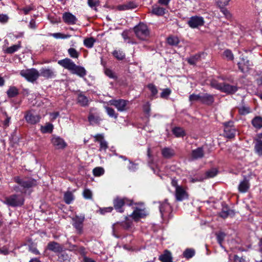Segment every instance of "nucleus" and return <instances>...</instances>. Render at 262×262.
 Wrapping results in <instances>:
<instances>
[{
    "instance_id": "1",
    "label": "nucleus",
    "mask_w": 262,
    "mask_h": 262,
    "mask_svg": "<svg viewBox=\"0 0 262 262\" xmlns=\"http://www.w3.org/2000/svg\"><path fill=\"white\" fill-rule=\"evenodd\" d=\"M58 63L64 68L70 71L73 74L83 77L86 75L85 69L80 66H77L71 59L68 58L60 60Z\"/></svg>"
},
{
    "instance_id": "2",
    "label": "nucleus",
    "mask_w": 262,
    "mask_h": 262,
    "mask_svg": "<svg viewBox=\"0 0 262 262\" xmlns=\"http://www.w3.org/2000/svg\"><path fill=\"white\" fill-rule=\"evenodd\" d=\"M25 198L21 194H13L5 198L4 203L12 207H20L24 205Z\"/></svg>"
},
{
    "instance_id": "3",
    "label": "nucleus",
    "mask_w": 262,
    "mask_h": 262,
    "mask_svg": "<svg viewBox=\"0 0 262 262\" xmlns=\"http://www.w3.org/2000/svg\"><path fill=\"white\" fill-rule=\"evenodd\" d=\"M210 85L212 88L227 94H232L237 91V87L236 86L232 85L224 82L219 83L215 80L211 81Z\"/></svg>"
},
{
    "instance_id": "4",
    "label": "nucleus",
    "mask_w": 262,
    "mask_h": 262,
    "mask_svg": "<svg viewBox=\"0 0 262 262\" xmlns=\"http://www.w3.org/2000/svg\"><path fill=\"white\" fill-rule=\"evenodd\" d=\"M134 30L136 36L141 40H146L149 36V30L147 26L143 23H140L135 27Z\"/></svg>"
},
{
    "instance_id": "5",
    "label": "nucleus",
    "mask_w": 262,
    "mask_h": 262,
    "mask_svg": "<svg viewBox=\"0 0 262 262\" xmlns=\"http://www.w3.org/2000/svg\"><path fill=\"white\" fill-rule=\"evenodd\" d=\"M85 220L84 214H76L72 218V225L75 229L76 233L81 235L83 232V223Z\"/></svg>"
},
{
    "instance_id": "6",
    "label": "nucleus",
    "mask_w": 262,
    "mask_h": 262,
    "mask_svg": "<svg viewBox=\"0 0 262 262\" xmlns=\"http://www.w3.org/2000/svg\"><path fill=\"white\" fill-rule=\"evenodd\" d=\"M20 74L22 77H25L28 81L30 82L35 81L39 76L38 71L35 69L21 70Z\"/></svg>"
},
{
    "instance_id": "7",
    "label": "nucleus",
    "mask_w": 262,
    "mask_h": 262,
    "mask_svg": "<svg viewBox=\"0 0 262 262\" xmlns=\"http://www.w3.org/2000/svg\"><path fill=\"white\" fill-rule=\"evenodd\" d=\"M114 207L115 210L119 212H123L124 211L123 207L125 205H131L132 201L127 198H117L113 202Z\"/></svg>"
},
{
    "instance_id": "8",
    "label": "nucleus",
    "mask_w": 262,
    "mask_h": 262,
    "mask_svg": "<svg viewBox=\"0 0 262 262\" xmlns=\"http://www.w3.org/2000/svg\"><path fill=\"white\" fill-rule=\"evenodd\" d=\"M14 181L25 189H29L36 185V181L33 179H21L19 177L14 178Z\"/></svg>"
},
{
    "instance_id": "9",
    "label": "nucleus",
    "mask_w": 262,
    "mask_h": 262,
    "mask_svg": "<svg viewBox=\"0 0 262 262\" xmlns=\"http://www.w3.org/2000/svg\"><path fill=\"white\" fill-rule=\"evenodd\" d=\"M224 126V135L227 138H232L234 137L236 129L233 125V122L232 121L224 122L223 123Z\"/></svg>"
},
{
    "instance_id": "10",
    "label": "nucleus",
    "mask_w": 262,
    "mask_h": 262,
    "mask_svg": "<svg viewBox=\"0 0 262 262\" xmlns=\"http://www.w3.org/2000/svg\"><path fill=\"white\" fill-rule=\"evenodd\" d=\"M159 209L161 216L163 218L169 216L172 212V207L168 202L167 199H165L162 202H160Z\"/></svg>"
},
{
    "instance_id": "11",
    "label": "nucleus",
    "mask_w": 262,
    "mask_h": 262,
    "mask_svg": "<svg viewBox=\"0 0 262 262\" xmlns=\"http://www.w3.org/2000/svg\"><path fill=\"white\" fill-rule=\"evenodd\" d=\"M25 118L28 123L35 124L40 121L41 117L39 115L35 113L34 111L31 110L26 113Z\"/></svg>"
},
{
    "instance_id": "12",
    "label": "nucleus",
    "mask_w": 262,
    "mask_h": 262,
    "mask_svg": "<svg viewBox=\"0 0 262 262\" xmlns=\"http://www.w3.org/2000/svg\"><path fill=\"white\" fill-rule=\"evenodd\" d=\"M111 105L114 106L119 112H123L126 110L128 101L124 99L111 100L110 101Z\"/></svg>"
},
{
    "instance_id": "13",
    "label": "nucleus",
    "mask_w": 262,
    "mask_h": 262,
    "mask_svg": "<svg viewBox=\"0 0 262 262\" xmlns=\"http://www.w3.org/2000/svg\"><path fill=\"white\" fill-rule=\"evenodd\" d=\"M204 24V20L203 17L194 16L189 18L188 24L192 28H196L202 26Z\"/></svg>"
},
{
    "instance_id": "14",
    "label": "nucleus",
    "mask_w": 262,
    "mask_h": 262,
    "mask_svg": "<svg viewBox=\"0 0 262 262\" xmlns=\"http://www.w3.org/2000/svg\"><path fill=\"white\" fill-rule=\"evenodd\" d=\"M51 143L57 149H63L67 146V143L63 139L58 136H53Z\"/></svg>"
},
{
    "instance_id": "15",
    "label": "nucleus",
    "mask_w": 262,
    "mask_h": 262,
    "mask_svg": "<svg viewBox=\"0 0 262 262\" xmlns=\"http://www.w3.org/2000/svg\"><path fill=\"white\" fill-rule=\"evenodd\" d=\"M147 214V212L144 208L141 209L137 207L135 209L130 216L135 221H138L140 219L146 216Z\"/></svg>"
},
{
    "instance_id": "16",
    "label": "nucleus",
    "mask_w": 262,
    "mask_h": 262,
    "mask_svg": "<svg viewBox=\"0 0 262 262\" xmlns=\"http://www.w3.org/2000/svg\"><path fill=\"white\" fill-rule=\"evenodd\" d=\"M63 247L60 244L54 242H50L48 244L47 249L54 253H60L63 251Z\"/></svg>"
},
{
    "instance_id": "17",
    "label": "nucleus",
    "mask_w": 262,
    "mask_h": 262,
    "mask_svg": "<svg viewBox=\"0 0 262 262\" xmlns=\"http://www.w3.org/2000/svg\"><path fill=\"white\" fill-rule=\"evenodd\" d=\"M77 103L81 106H87L89 104L88 98L82 93L79 92L77 94Z\"/></svg>"
},
{
    "instance_id": "18",
    "label": "nucleus",
    "mask_w": 262,
    "mask_h": 262,
    "mask_svg": "<svg viewBox=\"0 0 262 262\" xmlns=\"http://www.w3.org/2000/svg\"><path fill=\"white\" fill-rule=\"evenodd\" d=\"M176 200L181 201L187 198V194L185 189L182 187H177L175 193Z\"/></svg>"
},
{
    "instance_id": "19",
    "label": "nucleus",
    "mask_w": 262,
    "mask_h": 262,
    "mask_svg": "<svg viewBox=\"0 0 262 262\" xmlns=\"http://www.w3.org/2000/svg\"><path fill=\"white\" fill-rule=\"evenodd\" d=\"M137 7V5L133 1H128L123 4L117 6V9L120 11L128 10L135 9Z\"/></svg>"
},
{
    "instance_id": "20",
    "label": "nucleus",
    "mask_w": 262,
    "mask_h": 262,
    "mask_svg": "<svg viewBox=\"0 0 262 262\" xmlns=\"http://www.w3.org/2000/svg\"><path fill=\"white\" fill-rule=\"evenodd\" d=\"M240 59L241 61L237 63L238 69L241 72H245L247 71L250 66L249 61L244 56L241 57Z\"/></svg>"
},
{
    "instance_id": "21",
    "label": "nucleus",
    "mask_w": 262,
    "mask_h": 262,
    "mask_svg": "<svg viewBox=\"0 0 262 262\" xmlns=\"http://www.w3.org/2000/svg\"><path fill=\"white\" fill-rule=\"evenodd\" d=\"M62 18L63 21L68 24L73 25L76 24L77 21V19L74 15L68 12L63 14Z\"/></svg>"
},
{
    "instance_id": "22",
    "label": "nucleus",
    "mask_w": 262,
    "mask_h": 262,
    "mask_svg": "<svg viewBox=\"0 0 262 262\" xmlns=\"http://www.w3.org/2000/svg\"><path fill=\"white\" fill-rule=\"evenodd\" d=\"M40 72L39 75L47 79L51 78L55 76V72L52 69L42 68Z\"/></svg>"
},
{
    "instance_id": "23",
    "label": "nucleus",
    "mask_w": 262,
    "mask_h": 262,
    "mask_svg": "<svg viewBox=\"0 0 262 262\" xmlns=\"http://www.w3.org/2000/svg\"><path fill=\"white\" fill-rule=\"evenodd\" d=\"M202 103L210 105L214 102V96L207 93L201 95Z\"/></svg>"
},
{
    "instance_id": "24",
    "label": "nucleus",
    "mask_w": 262,
    "mask_h": 262,
    "mask_svg": "<svg viewBox=\"0 0 262 262\" xmlns=\"http://www.w3.org/2000/svg\"><path fill=\"white\" fill-rule=\"evenodd\" d=\"M249 187L250 184L249 181L246 179H244L239 184L238 187V191L242 193H245L248 191Z\"/></svg>"
},
{
    "instance_id": "25",
    "label": "nucleus",
    "mask_w": 262,
    "mask_h": 262,
    "mask_svg": "<svg viewBox=\"0 0 262 262\" xmlns=\"http://www.w3.org/2000/svg\"><path fill=\"white\" fill-rule=\"evenodd\" d=\"M204 155V152L203 147H200L194 150L191 152V158L193 159H198L202 158Z\"/></svg>"
},
{
    "instance_id": "26",
    "label": "nucleus",
    "mask_w": 262,
    "mask_h": 262,
    "mask_svg": "<svg viewBox=\"0 0 262 262\" xmlns=\"http://www.w3.org/2000/svg\"><path fill=\"white\" fill-rule=\"evenodd\" d=\"M166 9L158 5H155L152 7L151 13L157 16H163L165 14Z\"/></svg>"
},
{
    "instance_id": "27",
    "label": "nucleus",
    "mask_w": 262,
    "mask_h": 262,
    "mask_svg": "<svg viewBox=\"0 0 262 262\" xmlns=\"http://www.w3.org/2000/svg\"><path fill=\"white\" fill-rule=\"evenodd\" d=\"M162 156L167 159H169L173 157L175 153L173 149L169 147H165L162 150Z\"/></svg>"
},
{
    "instance_id": "28",
    "label": "nucleus",
    "mask_w": 262,
    "mask_h": 262,
    "mask_svg": "<svg viewBox=\"0 0 262 262\" xmlns=\"http://www.w3.org/2000/svg\"><path fill=\"white\" fill-rule=\"evenodd\" d=\"M251 123L255 128L257 129H260L262 128V117L260 116H256L254 117L252 119Z\"/></svg>"
},
{
    "instance_id": "29",
    "label": "nucleus",
    "mask_w": 262,
    "mask_h": 262,
    "mask_svg": "<svg viewBox=\"0 0 262 262\" xmlns=\"http://www.w3.org/2000/svg\"><path fill=\"white\" fill-rule=\"evenodd\" d=\"M21 47V42L19 41L17 45H14L7 48L5 50V53L7 54H13L20 49Z\"/></svg>"
},
{
    "instance_id": "30",
    "label": "nucleus",
    "mask_w": 262,
    "mask_h": 262,
    "mask_svg": "<svg viewBox=\"0 0 262 262\" xmlns=\"http://www.w3.org/2000/svg\"><path fill=\"white\" fill-rule=\"evenodd\" d=\"M18 90L15 86H10L7 91V94L9 98H13L18 95Z\"/></svg>"
},
{
    "instance_id": "31",
    "label": "nucleus",
    "mask_w": 262,
    "mask_h": 262,
    "mask_svg": "<svg viewBox=\"0 0 262 262\" xmlns=\"http://www.w3.org/2000/svg\"><path fill=\"white\" fill-rule=\"evenodd\" d=\"M234 214V211L227 207L223 208L222 211L220 212V216L224 219L227 217L229 215H233Z\"/></svg>"
},
{
    "instance_id": "32",
    "label": "nucleus",
    "mask_w": 262,
    "mask_h": 262,
    "mask_svg": "<svg viewBox=\"0 0 262 262\" xmlns=\"http://www.w3.org/2000/svg\"><path fill=\"white\" fill-rule=\"evenodd\" d=\"M195 252L193 249L187 248L183 253V256L186 259H190L195 255Z\"/></svg>"
},
{
    "instance_id": "33",
    "label": "nucleus",
    "mask_w": 262,
    "mask_h": 262,
    "mask_svg": "<svg viewBox=\"0 0 262 262\" xmlns=\"http://www.w3.org/2000/svg\"><path fill=\"white\" fill-rule=\"evenodd\" d=\"M172 133L176 136L177 137H183L185 135V133L184 130L180 127H176L173 128Z\"/></svg>"
},
{
    "instance_id": "34",
    "label": "nucleus",
    "mask_w": 262,
    "mask_h": 262,
    "mask_svg": "<svg viewBox=\"0 0 262 262\" xmlns=\"http://www.w3.org/2000/svg\"><path fill=\"white\" fill-rule=\"evenodd\" d=\"M64 201L67 204H70L74 200V196L71 191H67L64 194Z\"/></svg>"
},
{
    "instance_id": "35",
    "label": "nucleus",
    "mask_w": 262,
    "mask_h": 262,
    "mask_svg": "<svg viewBox=\"0 0 262 262\" xmlns=\"http://www.w3.org/2000/svg\"><path fill=\"white\" fill-rule=\"evenodd\" d=\"M96 40L93 37H88L84 39L83 44L86 48H92Z\"/></svg>"
},
{
    "instance_id": "36",
    "label": "nucleus",
    "mask_w": 262,
    "mask_h": 262,
    "mask_svg": "<svg viewBox=\"0 0 262 262\" xmlns=\"http://www.w3.org/2000/svg\"><path fill=\"white\" fill-rule=\"evenodd\" d=\"M53 129V125L51 123H47L45 126H41V132L42 133H51Z\"/></svg>"
},
{
    "instance_id": "37",
    "label": "nucleus",
    "mask_w": 262,
    "mask_h": 262,
    "mask_svg": "<svg viewBox=\"0 0 262 262\" xmlns=\"http://www.w3.org/2000/svg\"><path fill=\"white\" fill-rule=\"evenodd\" d=\"M88 120L90 124H93L99 123L100 119L98 116H95L92 113H90L88 116Z\"/></svg>"
},
{
    "instance_id": "38",
    "label": "nucleus",
    "mask_w": 262,
    "mask_h": 262,
    "mask_svg": "<svg viewBox=\"0 0 262 262\" xmlns=\"http://www.w3.org/2000/svg\"><path fill=\"white\" fill-rule=\"evenodd\" d=\"M223 55L227 60L232 61L234 59V55L232 51L229 49L225 50L223 52Z\"/></svg>"
},
{
    "instance_id": "39",
    "label": "nucleus",
    "mask_w": 262,
    "mask_h": 262,
    "mask_svg": "<svg viewBox=\"0 0 262 262\" xmlns=\"http://www.w3.org/2000/svg\"><path fill=\"white\" fill-rule=\"evenodd\" d=\"M200 59V56L198 54H195L188 58L187 59V61L190 64L194 65L197 63L198 61H199Z\"/></svg>"
},
{
    "instance_id": "40",
    "label": "nucleus",
    "mask_w": 262,
    "mask_h": 262,
    "mask_svg": "<svg viewBox=\"0 0 262 262\" xmlns=\"http://www.w3.org/2000/svg\"><path fill=\"white\" fill-rule=\"evenodd\" d=\"M179 42V39L177 37L170 36L167 38V42L170 46H177Z\"/></svg>"
},
{
    "instance_id": "41",
    "label": "nucleus",
    "mask_w": 262,
    "mask_h": 262,
    "mask_svg": "<svg viewBox=\"0 0 262 262\" xmlns=\"http://www.w3.org/2000/svg\"><path fill=\"white\" fill-rule=\"evenodd\" d=\"M113 54L118 60H123L125 58V54L121 50H115Z\"/></svg>"
},
{
    "instance_id": "42",
    "label": "nucleus",
    "mask_w": 262,
    "mask_h": 262,
    "mask_svg": "<svg viewBox=\"0 0 262 262\" xmlns=\"http://www.w3.org/2000/svg\"><path fill=\"white\" fill-rule=\"evenodd\" d=\"M105 108L107 115L110 117L114 118L115 119H116L118 117V114L116 113L113 108L108 106L105 107Z\"/></svg>"
},
{
    "instance_id": "43",
    "label": "nucleus",
    "mask_w": 262,
    "mask_h": 262,
    "mask_svg": "<svg viewBox=\"0 0 262 262\" xmlns=\"http://www.w3.org/2000/svg\"><path fill=\"white\" fill-rule=\"evenodd\" d=\"M93 173L95 177H100L104 174V170L102 167H97L93 170Z\"/></svg>"
},
{
    "instance_id": "44",
    "label": "nucleus",
    "mask_w": 262,
    "mask_h": 262,
    "mask_svg": "<svg viewBox=\"0 0 262 262\" xmlns=\"http://www.w3.org/2000/svg\"><path fill=\"white\" fill-rule=\"evenodd\" d=\"M68 52L71 57L73 58H78L79 56V53L76 49L71 48L68 49Z\"/></svg>"
},
{
    "instance_id": "45",
    "label": "nucleus",
    "mask_w": 262,
    "mask_h": 262,
    "mask_svg": "<svg viewBox=\"0 0 262 262\" xmlns=\"http://www.w3.org/2000/svg\"><path fill=\"white\" fill-rule=\"evenodd\" d=\"M82 195L85 199L91 200L92 199L93 193L90 189L85 188L83 191Z\"/></svg>"
},
{
    "instance_id": "46",
    "label": "nucleus",
    "mask_w": 262,
    "mask_h": 262,
    "mask_svg": "<svg viewBox=\"0 0 262 262\" xmlns=\"http://www.w3.org/2000/svg\"><path fill=\"white\" fill-rule=\"evenodd\" d=\"M51 36L54 37L56 39L61 38V39H66L70 38L71 37L70 35L69 34H64L61 33H55L51 34Z\"/></svg>"
},
{
    "instance_id": "47",
    "label": "nucleus",
    "mask_w": 262,
    "mask_h": 262,
    "mask_svg": "<svg viewBox=\"0 0 262 262\" xmlns=\"http://www.w3.org/2000/svg\"><path fill=\"white\" fill-rule=\"evenodd\" d=\"M250 112V108L249 107L243 106L238 108V113L240 115H245Z\"/></svg>"
},
{
    "instance_id": "48",
    "label": "nucleus",
    "mask_w": 262,
    "mask_h": 262,
    "mask_svg": "<svg viewBox=\"0 0 262 262\" xmlns=\"http://www.w3.org/2000/svg\"><path fill=\"white\" fill-rule=\"evenodd\" d=\"M255 148L256 152L259 155H262V141L258 140L255 145Z\"/></svg>"
},
{
    "instance_id": "49",
    "label": "nucleus",
    "mask_w": 262,
    "mask_h": 262,
    "mask_svg": "<svg viewBox=\"0 0 262 262\" xmlns=\"http://www.w3.org/2000/svg\"><path fill=\"white\" fill-rule=\"evenodd\" d=\"M147 88L150 91V92L151 93V96L152 97L155 96L157 94L158 90H157L156 86L154 84H153L152 83H150L147 85Z\"/></svg>"
},
{
    "instance_id": "50",
    "label": "nucleus",
    "mask_w": 262,
    "mask_h": 262,
    "mask_svg": "<svg viewBox=\"0 0 262 262\" xmlns=\"http://www.w3.org/2000/svg\"><path fill=\"white\" fill-rule=\"evenodd\" d=\"M217 173V170L215 168H212L206 172L207 178H213Z\"/></svg>"
},
{
    "instance_id": "51",
    "label": "nucleus",
    "mask_w": 262,
    "mask_h": 262,
    "mask_svg": "<svg viewBox=\"0 0 262 262\" xmlns=\"http://www.w3.org/2000/svg\"><path fill=\"white\" fill-rule=\"evenodd\" d=\"M189 100L190 102H194L200 101H201V95H195V94H191L189 96Z\"/></svg>"
},
{
    "instance_id": "52",
    "label": "nucleus",
    "mask_w": 262,
    "mask_h": 262,
    "mask_svg": "<svg viewBox=\"0 0 262 262\" xmlns=\"http://www.w3.org/2000/svg\"><path fill=\"white\" fill-rule=\"evenodd\" d=\"M216 235L218 243L221 245L225 237V234L224 232H220L216 233Z\"/></svg>"
},
{
    "instance_id": "53",
    "label": "nucleus",
    "mask_w": 262,
    "mask_h": 262,
    "mask_svg": "<svg viewBox=\"0 0 262 262\" xmlns=\"http://www.w3.org/2000/svg\"><path fill=\"white\" fill-rule=\"evenodd\" d=\"M171 93V90L169 89H164L161 93V97L162 98H167Z\"/></svg>"
},
{
    "instance_id": "54",
    "label": "nucleus",
    "mask_w": 262,
    "mask_h": 262,
    "mask_svg": "<svg viewBox=\"0 0 262 262\" xmlns=\"http://www.w3.org/2000/svg\"><path fill=\"white\" fill-rule=\"evenodd\" d=\"M105 74L106 76L111 78L115 79L116 78V76L115 73L110 69H106L105 70Z\"/></svg>"
},
{
    "instance_id": "55",
    "label": "nucleus",
    "mask_w": 262,
    "mask_h": 262,
    "mask_svg": "<svg viewBox=\"0 0 262 262\" xmlns=\"http://www.w3.org/2000/svg\"><path fill=\"white\" fill-rule=\"evenodd\" d=\"M217 4L220 7H223L228 5L230 0H215Z\"/></svg>"
},
{
    "instance_id": "56",
    "label": "nucleus",
    "mask_w": 262,
    "mask_h": 262,
    "mask_svg": "<svg viewBox=\"0 0 262 262\" xmlns=\"http://www.w3.org/2000/svg\"><path fill=\"white\" fill-rule=\"evenodd\" d=\"M122 36L123 38V39H124V40H128V41H127L128 43H132V44L135 43V42L131 41L129 40V37L128 36V32L127 31H123L122 32Z\"/></svg>"
},
{
    "instance_id": "57",
    "label": "nucleus",
    "mask_w": 262,
    "mask_h": 262,
    "mask_svg": "<svg viewBox=\"0 0 262 262\" xmlns=\"http://www.w3.org/2000/svg\"><path fill=\"white\" fill-rule=\"evenodd\" d=\"M129 165L128 166V168L130 171H135L138 168V165L133 163V162L129 161Z\"/></svg>"
},
{
    "instance_id": "58",
    "label": "nucleus",
    "mask_w": 262,
    "mask_h": 262,
    "mask_svg": "<svg viewBox=\"0 0 262 262\" xmlns=\"http://www.w3.org/2000/svg\"><path fill=\"white\" fill-rule=\"evenodd\" d=\"M99 2V0H88V5L91 8L97 6Z\"/></svg>"
},
{
    "instance_id": "59",
    "label": "nucleus",
    "mask_w": 262,
    "mask_h": 262,
    "mask_svg": "<svg viewBox=\"0 0 262 262\" xmlns=\"http://www.w3.org/2000/svg\"><path fill=\"white\" fill-rule=\"evenodd\" d=\"M94 138L95 141L99 142V143L104 140V137L102 134H97L94 136Z\"/></svg>"
},
{
    "instance_id": "60",
    "label": "nucleus",
    "mask_w": 262,
    "mask_h": 262,
    "mask_svg": "<svg viewBox=\"0 0 262 262\" xmlns=\"http://www.w3.org/2000/svg\"><path fill=\"white\" fill-rule=\"evenodd\" d=\"M107 148L108 145L106 141L103 140L102 142L100 143V150H106Z\"/></svg>"
},
{
    "instance_id": "61",
    "label": "nucleus",
    "mask_w": 262,
    "mask_h": 262,
    "mask_svg": "<svg viewBox=\"0 0 262 262\" xmlns=\"http://www.w3.org/2000/svg\"><path fill=\"white\" fill-rule=\"evenodd\" d=\"M9 19L8 16L6 14H0V22L2 23H6Z\"/></svg>"
},
{
    "instance_id": "62",
    "label": "nucleus",
    "mask_w": 262,
    "mask_h": 262,
    "mask_svg": "<svg viewBox=\"0 0 262 262\" xmlns=\"http://www.w3.org/2000/svg\"><path fill=\"white\" fill-rule=\"evenodd\" d=\"M29 251L31 252L32 253L35 255L39 254V251L37 249V248L35 247L32 246H29Z\"/></svg>"
},
{
    "instance_id": "63",
    "label": "nucleus",
    "mask_w": 262,
    "mask_h": 262,
    "mask_svg": "<svg viewBox=\"0 0 262 262\" xmlns=\"http://www.w3.org/2000/svg\"><path fill=\"white\" fill-rule=\"evenodd\" d=\"M29 27L31 29H35L37 28L35 20L34 19H31L29 23Z\"/></svg>"
},
{
    "instance_id": "64",
    "label": "nucleus",
    "mask_w": 262,
    "mask_h": 262,
    "mask_svg": "<svg viewBox=\"0 0 262 262\" xmlns=\"http://www.w3.org/2000/svg\"><path fill=\"white\" fill-rule=\"evenodd\" d=\"M121 226H122L124 229H128L131 226V223L128 221L125 222H122L121 223Z\"/></svg>"
}]
</instances>
